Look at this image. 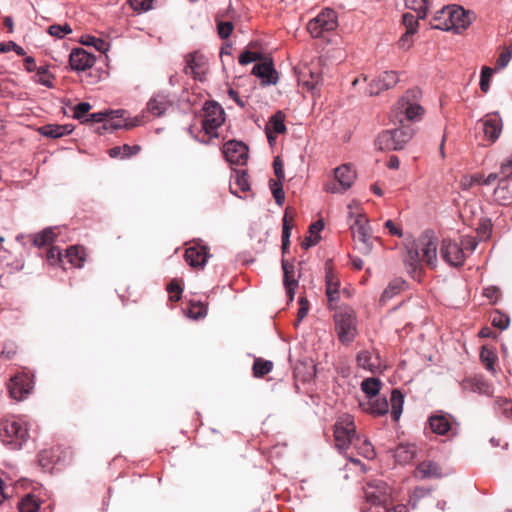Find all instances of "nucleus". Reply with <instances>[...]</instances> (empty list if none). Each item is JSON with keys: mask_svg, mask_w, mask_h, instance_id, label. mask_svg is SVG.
<instances>
[{"mask_svg": "<svg viewBox=\"0 0 512 512\" xmlns=\"http://www.w3.org/2000/svg\"><path fill=\"white\" fill-rule=\"evenodd\" d=\"M85 45H91L94 46L98 51H104L106 50V42L102 39L96 38L94 36H87L86 39L83 41Z\"/></svg>", "mask_w": 512, "mask_h": 512, "instance_id": "nucleus-60", "label": "nucleus"}, {"mask_svg": "<svg viewBox=\"0 0 512 512\" xmlns=\"http://www.w3.org/2000/svg\"><path fill=\"white\" fill-rule=\"evenodd\" d=\"M334 440L340 452L347 450L354 441L361 440V435L356 433L353 416L342 414L337 418L334 424Z\"/></svg>", "mask_w": 512, "mask_h": 512, "instance_id": "nucleus-6", "label": "nucleus"}, {"mask_svg": "<svg viewBox=\"0 0 512 512\" xmlns=\"http://www.w3.org/2000/svg\"><path fill=\"white\" fill-rule=\"evenodd\" d=\"M48 33L56 38H63L65 35L72 33V28L69 24L65 23L63 25H51L48 28Z\"/></svg>", "mask_w": 512, "mask_h": 512, "instance_id": "nucleus-50", "label": "nucleus"}, {"mask_svg": "<svg viewBox=\"0 0 512 512\" xmlns=\"http://www.w3.org/2000/svg\"><path fill=\"white\" fill-rule=\"evenodd\" d=\"M413 131L408 127L384 130L375 139V146L380 151H397L405 147L412 139Z\"/></svg>", "mask_w": 512, "mask_h": 512, "instance_id": "nucleus-5", "label": "nucleus"}, {"mask_svg": "<svg viewBox=\"0 0 512 512\" xmlns=\"http://www.w3.org/2000/svg\"><path fill=\"white\" fill-rule=\"evenodd\" d=\"M109 156L111 158H125L128 156V144H124L123 146H115L109 150Z\"/></svg>", "mask_w": 512, "mask_h": 512, "instance_id": "nucleus-62", "label": "nucleus"}, {"mask_svg": "<svg viewBox=\"0 0 512 512\" xmlns=\"http://www.w3.org/2000/svg\"><path fill=\"white\" fill-rule=\"evenodd\" d=\"M381 381L378 378L371 377L366 378L361 383V390L368 396L374 397L376 396L381 389Z\"/></svg>", "mask_w": 512, "mask_h": 512, "instance_id": "nucleus-37", "label": "nucleus"}, {"mask_svg": "<svg viewBox=\"0 0 512 512\" xmlns=\"http://www.w3.org/2000/svg\"><path fill=\"white\" fill-rule=\"evenodd\" d=\"M252 74L257 76L263 85H274L278 81V73L271 62L254 65Z\"/></svg>", "mask_w": 512, "mask_h": 512, "instance_id": "nucleus-25", "label": "nucleus"}, {"mask_svg": "<svg viewBox=\"0 0 512 512\" xmlns=\"http://www.w3.org/2000/svg\"><path fill=\"white\" fill-rule=\"evenodd\" d=\"M414 244L419 249L422 260L427 265L435 267L437 264V239L433 235L425 233L414 241Z\"/></svg>", "mask_w": 512, "mask_h": 512, "instance_id": "nucleus-13", "label": "nucleus"}, {"mask_svg": "<svg viewBox=\"0 0 512 512\" xmlns=\"http://www.w3.org/2000/svg\"><path fill=\"white\" fill-rule=\"evenodd\" d=\"M204 118L202 128L209 137H217V129L225 121V112L220 104L214 101L206 102L203 107Z\"/></svg>", "mask_w": 512, "mask_h": 512, "instance_id": "nucleus-11", "label": "nucleus"}, {"mask_svg": "<svg viewBox=\"0 0 512 512\" xmlns=\"http://www.w3.org/2000/svg\"><path fill=\"white\" fill-rule=\"evenodd\" d=\"M55 236L56 234L54 229L48 227L34 236L33 243L37 247H42L50 244L54 240Z\"/></svg>", "mask_w": 512, "mask_h": 512, "instance_id": "nucleus-41", "label": "nucleus"}, {"mask_svg": "<svg viewBox=\"0 0 512 512\" xmlns=\"http://www.w3.org/2000/svg\"><path fill=\"white\" fill-rule=\"evenodd\" d=\"M479 123L481 124L485 138L491 143H494L499 138L503 129L500 115L497 112L487 114Z\"/></svg>", "mask_w": 512, "mask_h": 512, "instance_id": "nucleus-17", "label": "nucleus"}, {"mask_svg": "<svg viewBox=\"0 0 512 512\" xmlns=\"http://www.w3.org/2000/svg\"><path fill=\"white\" fill-rule=\"evenodd\" d=\"M415 449L408 445H399L395 450V459L399 463H407L414 458Z\"/></svg>", "mask_w": 512, "mask_h": 512, "instance_id": "nucleus-43", "label": "nucleus"}, {"mask_svg": "<svg viewBox=\"0 0 512 512\" xmlns=\"http://www.w3.org/2000/svg\"><path fill=\"white\" fill-rule=\"evenodd\" d=\"M361 405L365 411L374 416H383L389 411V403L385 397L368 401L366 404L367 407H365L364 404Z\"/></svg>", "mask_w": 512, "mask_h": 512, "instance_id": "nucleus-31", "label": "nucleus"}, {"mask_svg": "<svg viewBox=\"0 0 512 512\" xmlns=\"http://www.w3.org/2000/svg\"><path fill=\"white\" fill-rule=\"evenodd\" d=\"M285 115L278 111L272 115L266 125V130L274 132L276 134H282L286 131L285 126Z\"/></svg>", "mask_w": 512, "mask_h": 512, "instance_id": "nucleus-36", "label": "nucleus"}, {"mask_svg": "<svg viewBox=\"0 0 512 512\" xmlns=\"http://www.w3.org/2000/svg\"><path fill=\"white\" fill-rule=\"evenodd\" d=\"M336 27V14L332 9H325L307 24V30L314 38L321 37L325 32L332 31Z\"/></svg>", "mask_w": 512, "mask_h": 512, "instance_id": "nucleus-12", "label": "nucleus"}, {"mask_svg": "<svg viewBox=\"0 0 512 512\" xmlns=\"http://www.w3.org/2000/svg\"><path fill=\"white\" fill-rule=\"evenodd\" d=\"M475 14L459 5H446L437 10L433 17L432 27L442 31H453L457 34L466 30Z\"/></svg>", "mask_w": 512, "mask_h": 512, "instance_id": "nucleus-1", "label": "nucleus"}, {"mask_svg": "<svg viewBox=\"0 0 512 512\" xmlns=\"http://www.w3.org/2000/svg\"><path fill=\"white\" fill-rule=\"evenodd\" d=\"M35 81L43 86L52 87L51 76L48 72V68L41 66L36 69Z\"/></svg>", "mask_w": 512, "mask_h": 512, "instance_id": "nucleus-48", "label": "nucleus"}, {"mask_svg": "<svg viewBox=\"0 0 512 512\" xmlns=\"http://www.w3.org/2000/svg\"><path fill=\"white\" fill-rule=\"evenodd\" d=\"M290 235H291V228L288 225L286 216L283 219V228H282V248L285 251L289 244H290Z\"/></svg>", "mask_w": 512, "mask_h": 512, "instance_id": "nucleus-59", "label": "nucleus"}, {"mask_svg": "<svg viewBox=\"0 0 512 512\" xmlns=\"http://www.w3.org/2000/svg\"><path fill=\"white\" fill-rule=\"evenodd\" d=\"M403 261L408 274L413 279L420 280L422 272V262L424 261L422 260L419 249H417L414 243L408 247L407 253Z\"/></svg>", "mask_w": 512, "mask_h": 512, "instance_id": "nucleus-19", "label": "nucleus"}, {"mask_svg": "<svg viewBox=\"0 0 512 512\" xmlns=\"http://www.w3.org/2000/svg\"><path fill=\"white\" fill-rule=\"evenodd\" d=\"M207 314V309L204 306H193L188 313V316L192 319L204 318Z\"/></svg>", "mask_w": 512, "mask_h": 512, "instance_id": "nucleus-63", "label": "nucleus"}, {"mask_svg": "<svg viewBox=\"0 0 512 512\" xmlns=\"http://www.w3.org/2000/svg\"><path fill=\"white\" fill-rule=\"evenodd\" d=\"M217 29L219 36L225 39L231 35L233 31V25L231 22H220L218 23Z\"/></svg>", "mask_w": 512, "mask_h": 512, "instance_id": "nucleus-61", "label": "nucleus"}, {"mask_svg": "<svg viewBox=\"0 0 512 512\" xmlns=\"http://www.w3.org/2000/svg\"><path fill=\"white\" fill-rule=\"evenodd\" d=\"M418 19L417 14L405 13L403 15V24L406 30L415 33L418 27Z\"/></svg>", "mask_w": 512, "mask_h": 512, "instance_id": "nucleus-54", "label": "nucleus"}, {"mask_svg": "<svg viewBox=\"0 0 512 512\" xmlns=\"http://www.w3.org/2000/svg\"><path fill=\"white\" fill-rule=\"evenodd\" d=\"M390 402L391 416L393 420L398 421L403 411L404 395L400 390L394 389L391 393Z\"/></svg>", "mask_w": 512, "mask_h": 512, "instance_id": "nucleus-35", "label": "nucleus"}, {"mask_svg": "<svg viewBox=\"0 0 512 512\" xmlns=\"http://www.w3.org/2000/svg\"><path fill=\"white\" fill-rule=\"evenodd\" d=\"M47 259L51 265H57L63 262V255L59 248L51 247L47 252Z\"/></svg>", "mask_w": 512, "mask_h": 512, "instance_id": "nucleus-58", "label": "nucleus"}, {"mask_svg": "<svg viewBox=\"0 0 512 512\" xmlns=\"http://www.w3.org/2000/svg\"><path fill=\"white\" fill-rule=\"evenodd\" d=\"M440 254L443 260L451 266L459 267L464 264L465 255L463 249L450 239H443Z\"/></svg>", "mask_w": 512, "mask_h": 512, "instance_id": "nucleus-16", "label": "nucleus"}, {"mask_svg": "<svg viewBox=\"0 0 512 512\" xmlns=\"http://www.w3.org/2000/svg\"><path fill=\"white\" fill-rule=\"evenodd\" d=\"M496 71L493 68L490 67H483L481 70V76H480V89L487 93L490 88V79L493 74V72Z\"/></svg>", "mask_w": 512, "mask_h": 512, "instance_id": "nucleus-51", "label": "nucleus"}, {"mask_svg": "<svg viewBox=\"0 0 512 512\" xmlns=\"http://www.w3.org/2000/svg\"><path fill=\"white\" fill-rule=\"evenodd\" d=\"M491 323L494 327L499 328L500 330H506L509 327L510 319L506 314L496 311L492 315Z\"/></svg>", "mask_w": 512, "mask_h": 512, "instance_id": "nucleus-49", "label": "nucleus"}, {"mask_svg": "<svg viewBox=\"0 0 512 512\" xmlns=\"http://www.w3.org/2000/svg\"><path fill=\"white\" fill-rule=\"evenodd\" d=\"M358 453L367 459H373L376 455L375 450L371 442L364 436H361L360 441L353 442Z\"/></svg>", "mask_w": 512, "mask_h": 512, "instance_id": "nucleus-40", "label": "nucleus"}, {"mask_svg": "<svg viewBox=\"0 0 512 512\" xmlns=\"http://www.w3.org/2000/svg\"><path fill=\"white\" fill-rule=\"evenodd\" d=\"M65 258L76 268H81L86 260V253L82 246H71L66 250Z\"/></svg>", "mask_w": 512, "mask_h": 512, "instance_id": "nucleus-29", "label": "nucleus"}, {"mask_svg": "<svg viewBox=\"0 0 512 512\" xmlns=\"http://www.w3.org/2000/svg\"><path fill=\"white\" fill-rule=\"evenodd\" d=\"M184 72L193 76L194 79L202 81L206 74V60L203 55L194 52L187 56Z\"/></svg>", "mask_w": 512, "mask_h": 512, "instance_id": "nucleus-22", "label": "nucleus"}, {"mask_svg": "<svg viewBox=\"0 0 512 512\" xmlns=\"http://www.w3.org/2000/svg\"><path fill=\"white\" fill-rule=\"evenodd\" d=\"M92 106L88 102H80L73 108V117L84 123L87 113L91 110Z\"/></svg>", "mask_w": 512, "mask_h": 512, "instance_id": "nucleus-47", "label": "nucleus"}, {"mask_svg": "<svg viewBox=\"0 0 512 512\" xmlns=\"http://www.w3.org/2000/svg\"><path fill=\"white\" fill-rule=\"evenodd\" d=\"M364 493L366 505L362 512H388L390 488L386 482L381 479L371 480L367 482Z\"/></svg>", "mask_w": 512, "mask_h": 512, "instance_id": "nucleus-4", "label": "nucleus"}, {"mask_svg": "<svg viewBox=\"0 0 512 512\" xmlns=\"http://www.w3.org/2000/svg\"><path fill=\"white\" fill-rule=\"evenodd\" d=\"M356 179V172L349 164H342L334 169V181L324 186L326 192L337 194L350 189Z\"/></svg>", "mask_w": 512, "mask_h": 512, "instance_id": "nucleus-10", "label": "nucleus"}, {"mask_svg": "<svg viewBox=\"0 0 512 512\" xmlns=\"http://www.w3.org/2000/svg\"><path fill=\"white\" fill-rule=\"evenodd\" d=\"M430 429L438 435H445L451 430V422L448 415L433 414L428 419Z\"/></svg>", "mask_w": 512, "mask_h": 512, "instance_id": "nucleus-28", "label": "nucleus"}, {"mask_svg": "<svg viewBox=\"0 0 512 512\" xmlns=\"http://www.w3.org/2000/svg\"><path fill=\"white\" fill-rule=\"evenodd\" d=\"M339 282L331 271L326 273V295L329 302H337L340 298Z\"/></svg>", "mask_w": 512, "mask_h": 512, "instance_id": "nucleus-34", "label": "nucleus"}, {"mask_svg": "<svg viewBox=\"0 0 512 512\" xmlns=\"http://www.w3.org/2000/svg\"><path fill=\"white\" fill-rule=\"evenodd\" d=\"M153 0H130V8L141 13L151 9Z\"/></svg>", "mask_w": 512, "mask_h": 512, "instance_id": "nucleus-55", "label": "nucleus"}, {"mask_svg": "<svg viewBox=\"0 0 512 512\" xmlns=\"http://www.w3.org/2000/svg\"><path fill=\"white\" fill-rule=\"evenodd\" d=\"M9 51H14L19 56L25 55V50L13 41L0 43V52L6 53Z\"/></svg>", "mask_w": 512, "mask_h": 512, "instance_id": "nucleus-56", "label": "nucleus"}, {"mask_svg": "<svg viewBox=\"0 0 512 512\" xmlns=\"http://www.w3.org/2000/svg\"><path fill=\"white\" fill-rule=\"evenodd\" d=\"M29 439V427L22 418L11 416L0 421V441L9 449L20 450Z\"/></svg>", "mask_w": 512, "mask_h": 512, "instance_id": "nucleus-2", "label": "nucleus"}, {"mask_svg": "<svg viewBox=\"0 0 512 512\" xmlns=\"http://www.w3.org/2000/svg\"><path fill=\"white\" fill-rule=\"evenodd\" d=\"M403 284L404 281H402L401 279H395L391 281L383 291L380 301L382 303H385L386 301L392 299L395 295H397L400 292Z\"/></svg>", "mask_w": 512, "mask_h": 512, "instance_id": "nucleus-42", "label": "nucleus"}, {"mask_svg": "<svg viewBox=\"0 0 512 512\" xmlns=\"http://www.w3.org/2000/svg\"><path fill=\"white\" fill-rule=\"evenodd\" d=\"M71 129L69 125H45L39 128V132L41 135L48 138H59L64 135L70 134Z\"/></svg>", "mask_w": 512, "mask_h": 512, "instance_id": "nucleus-33", "label": "nucleus"}, {"mask_svg": "<svg viewBox=\"0 0 512 512\" xmlns=\"http://www.w3.org/2000/svg\"><path fill=\"white\" fill-rule=\"evenodd\" d=\"M462 387L464 389H470L473 392H477L480 394L489 395L491 393V386L489 385V383L480 377L464 380L462 383Z\"/></svg>", "mask_w": 512, "mask_h": 512, "instance_id": "nucleus-32", "label": "nucleus"}, {"mask_svg": "<svg viewBox=\"0 0 512 512\" xmlns=\"http://www.w3.org/2000/svg\"><path fill=\"white\" fill-rule=\"evenodd\" d=\"M167 291L171 294V298L174 300H179L181 297L182 289L180 285L176 281H172L167 286Z\"/></svg>", "mask_w": 512, "mask_h": 512, "instance_id": "nucleus-64", "label": "nucleus"}, {"mask_svg": "<svg viewBox=\"0 0 512 512\" xmlns=\"http://www.w3.org/2000/svg\"><path fill=\"white\" fill-rule=\"evenodd\" d=\"M96 61V57L87 52L83 48H75L71 51L69 56V63L75 71H85L90 69Z\"/></svg>", "mask_w": 512, "mask_h": 512, "instance_id": "nucleus-21", "label": "nucleus"}, {"mask_svg": "<svg viewBox=\"0 0 512 512\" xmlns=\"http://www.w3.org/2000/svg\"><path fill=\"white\" fill-rule=\"evenodd\" d=\"M335 330L341 343L348 345L357 335V320L352 311H339L335 314Z\"/></svg>", "mask_w": 512, "mask_h": 512, "instance_id": "nucleus-9", "label": "nucleus"}, {"mask_svg": "<svg viewBox=\"0 0 512 512\" xmlns=\"http://www.w3.org/2000/svg\"><path fill=\"white\" fill-rule=\"evenodd\" d=\"M260 58L261 54L259 52L246 50L239 56L238 61L241 65H247L249 63L259 60Z\"/></svg>", "mask_w": 512, "mask_h": 512, "instance_id": "nucleus-57", "label": "nucleus"}, {"mask_svg": "<svg viewBox=\"0 0 512 512\" xmlns=\"http://www.w3.org/2000/svg\"><path fill=\"white\" fill-rule=\"evenodd\" d=\"M33 388L32 382L28 375H16L10 380L9 392L15 400H23L30 394Z\"/></svg>", "mask_w": 512, "mask_h": 512, "instance_id": "nucleus-18", "label": "nucleus"}, {"mask_svg": "<svg viewBox=\"0 0 512 512\" xmlns=\"http://www.w3.org/2000/svg\"><path fill=\"white\" fill-rule=\"evenodd\" d=\"M357 365L371 373L380 369V356L378 353L369 350L360 351L356 357Z\"/></svg>", "mask_w": 512, "mask_h": 512, "instance_id": "nucleus-27", "label": "nucleus"}, {"mask_svg": "<svg viewBox=\"0 0 512 512\" xmlns=\"http://www.w3.org/2000/svg\"><path fill=\"white\" fill-rule=\"evenodd\" d=\"M422 92L418 88L408 90L396 103L393 113L397 121L403 125L404 120L419 121L424 115V108L419 99Z\"/></svg>", "mask_w": 512, "mask_h": 512, "instance_id": "nucleus-3", "label": "nucleus"}, {"mask_svg": "<svg viewBox=\"0 0 512 512\" xmlns=\"http://www.w3.org/2000/svg\"><path fill=\"white\" fill-rule=\"evenodd\" d=\"M283 284L290 301H293L295 290L298 287V278L295 266L286 260H282Z\"/></svg>", "mask_w": 512, "mask_h": 512, "instance_id": "nucleus-24", "label": "nucleus"}, {"mask_svg": "<svg viewBox=\"0 0 512 512\" xmlns=\"http://www.w3.org/2000/svg\"><path fill=\"white\" fill-rule=\"evenodd\" d=\"M494 201L499 205H508L512 203V177L502 178L493 191Z\"/></svg>", "mask_w": 512, "mask_h": 512, "instance_id": "nucleus-26", "label": "nucleus"}, {"mask_svg": "<svg viewBox=\"0 0 512 512\" xmlns=\"http://www.w3.org/2000/svg\"><path fill=\"white\" fill-rule=\"evenodd\" d=\"M350 229L356 249L364 255L370 254L373 249V241L377 238L373 236L368 219L363 214H357Z\"/></svg>", "mask_w": 512, "mask_h": 512, "instance_id": "nucleus-7", "label": "nucleus"}, {"mask_svg": "<svg viewBox=\"0 0 512 512\" xmlns=\"http://www.w3.org/2000/svg\"><path fill=\"white\" fill-rule=\"evenodd\" d=\"M480 359L488 371H490L493 374L496 373L494 364L497 359V355L494 352V350L486 346H483L480 353Z\"/></svg>", "mask_w": 512, "mask_h": 512, "instance_id": "nucleus-39", "label": "nucleus"}, {"mask_svg": "<svg viewBox=\"0 0 512 512\" xmlns=\"http://www.w3.org/2000/svg\"><path fill=\"white\" fill-rule=\"evenodd\" d=\"M225 159L235 165H244L248 159V147L240 141L230 140L223 146Z\"/></svg>", "mask_w": 512, "mask_h": 512, "instance_id": "nucleus-15", "label": "nucleus"}, {"mask_svg": "<svg viewBox=\"0 0 512 512\" xmlns=\"http://www.w3.org/2000/svg\"><path fill=\"white\" fill-rule=\"evenodd\" d=\"M415 474L421 479L441 476L439 466L432 461H424L420 463L416 468Z\"/></svg>", "mask_w": 512, "mask_h": 512, "instance_id": "nucleus-30", "label": "nucleus"}, {"mask_svg": "<svg viewBox=\"0 0 512 512\" xmlns=\"http://www.w3.org/2000/svg\"><path fill=\"white\" fill-rule=\"evenodd\" d=\"M208 257V247L205 245L195 244L185 251L186 262L194 268L204 267Z\"/></svg>", "mask_w": 512, "mask_h": 512, "instance_id": "nucleus-23", "label": "nucleus"}, {"mask_svg": "<svg viewBox=\"0 0 512 512\" xmlns=\"http://www.w3.org/2000/svg\"><path fill=\"white\" fill-rule=\"evenodd\" d=\"M495 405L501 410L502 414L507 418L512 420V401L499 397L495 400Z\"/></svg>", "mask_w": 512, "mask_h": 512, "instance_id": "nucleus-52", "label": "nucleus"}, {"mask_svg": "<svg viewBox=\"0 0 512 512\" xmlns=\"http://www.w3.org/2000/svg\"><path fill=\"white\" fill-rule=\"evenodd\" d=\"M172 106V100L168 93H155L147 103V113L153 117L163 116Z\"/></svg>", "mask_w": 512, "mask_h": 512, "instance_id": "nucleus-20", "label": "nucleus"}, {"mask_svg": "<svg viewBox=\"0 0 512 512\" xmlns=\"http://www.w3.org/2000/svg\"><path fill=\"white\" fill-rule=\"evenodd\" d=\"M235 185H237L238 189L242 192H246L250 189L248 175L244 171L236 172L235 175Z\"/></svg>", "mask_w": 512, "mask_h": 512, "instance_id": "nucleus-53", "label": "nucleus"}, {"mask_svg": "<svg viewBox=\"0 0 512 512\" xmlns=\"http://www.w3.org/2000/svg\"><path fill=\"white\" fill-rule=\"evenodd\" d=\"M273 368V363L269 360L258 358L254 361L253 372L256 377H263L268 374Z\"/></svg>", "mask_w": 512, "mask_h": 512, "instance_id": "nucleus-45", "label": "nucleus"}, {"mask_svg": "<svg viewBox=\"0 0 512 512\" xmlns=\"http://www.w3.org/2000/svg\"><path fill=\"white\" fill-rule=\"evenodd\" d=\"M407 9L417 13L418 18H425L429 8L428 0H403Z\"/></svg>", "mask_w": 512, "mask_h": 512, "instance_id": "nucleus-38", "label": "nucleus"}, {"mask_svg": "<svg viewBox=\"0 0 512 512\" xmlns=\"http://www.w3.org/2000/svg\"><path fill=\"white\" fill-rule=\"evenodd\" d=\"M399 76L396 71H384L379 76L368 83L366 94L374 96L382 91L393 88L399 82Z\"/></svg>", "mask_w": 512, "mask_h": 512, "instance_id": "nucleus-14", "label": "nucleus"}, {"mask_svg": "<svg viewBox=\"0 0 512 512\" xmlns=\"http://www.w3.org/2000/svg\"><path fill=\"white\" fill-rule=\"evenodd\" d=\"M124 114V110L92 113L85 118L84 123H101L102 126L96 129L97 132H101L102 129L113 131L128 126L127 119L123 117Z\"/></svg>", "mask_w": 512, "mask_h": 512, "instance_id": "nucleus-8", "label": "nucleus"}, {"mask_svg": "<svg viewBox=\"0 0 512 512\" xmlns=\"http://www.w3.org/2000/svg\"><path fill=\"white\" fill-rule=\"evenodd\" d=\"M269 186H270L271 192L273 194V197L275 199V202L281 206L285 200V193L283 190L282 181H280L278 179H276V180L271 179L269 182Z\"/></svg>", "mask_w": 512, "mask_h": 512, "instance_id": "nucleus-46", "label": "nucleus"}, {"mask_svg": "<svg viewBox=\"0 0 512 512\" xmlns=\"http://www.w3.org/2000/svg\"><path fill=\"white\" fill-rule=\"evenodd\" d=\"M39 508V502L31 494H28L25 497H23L18 504V509L20 512H37Z\"/></svg>", "mask_w": 512, "mask_h": 512, "instance_id": "nucleus-44", "label": "nucleus"}]
</instances>
